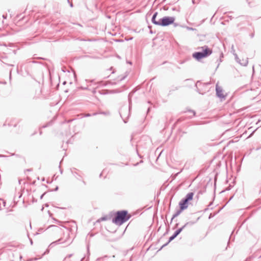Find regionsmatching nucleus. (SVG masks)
I'll list each match as a JSON object with an SVG mask.
<instances>
[{"label":"nucleus","mask_w":261,"mask_h":261,"mask_svg":"<svg viewBox=\"0 0 261 261\" xmlns=\"http://www.w3.org/2000/svg\"><path fill=\"white\" fill-rule=\"evenodd\" d=\"M131 216L126 211H118L115 217L113 219V222L117 225H121L129 219Z\"/></svg>","instance_id":"nucleus-1"},{"label":"nucleus","mask_w":261,"mask_h":261,"mask_svg":"<svg viewBox=\"0 0 261 261\" xmlns=\"http://www.w3.org/2000/svg\"><path fill=\"white\" fill-rule=\"evenodd\" d=\"M158 15V13L156 12L153 15L152 21L153 23L162 26H167L173 23L175 18L173 17L165 16L162 18L160 19L159 20H156V17Z\"/></svg>","instance_id":"nucleus-2"},{"label":"nucleus","mask_w":261,"mask_h":261,"mask_svg":"<svg viewBox=\"0 0 261 261\" xmlns=\"http://www.w3.org/2000/svg\"><path fill=\"white\" fill-rule=\"evenodd\" d=\"M203 52H196L193 54V57L197 60L205 58L212 53V50L207 46L201 47Z\"/></svg>","instance_id":"nucleus-3"},{"label":"nucleus","mask_w":261,"mask_h":261,"mask_svg":"<svg viewBox=\"0 0 261 261\" xmlns=\"http://www.w3.org/2000/svg\"><path fill=\"white\" fill-rule=\"evenodd\" d=\"M193 195L194 194L192 192L188 193L186 196V198L179 202V205L180 211H182L188 208V202L193 199Z\"/></svg>","instance_id":"nucleus-4"},{"label":"nucleus","mask_w":261,"mask_h":261,"mask_svg":"<svg viewBox=\"0 0 261 261\" xmlns=\"http://www.w3.org/2000/svg\"><path fill=\"white\" fill-rule=\"evenodd\" d=\"M216 92L217 95L221 99H225L227 96V93L218 85H216Z\"/></svg>","instance_id":"nucleus-5"},{"label":"nucleus","mask_w":261,"mask_h":261,"mask_svg":"<svg viewBox=\"0 0 261 261\" xmlns=\"http://www.w3.org/2000/svg\"><path fill=\"white\" fill-rule=\"evenodd\" d=\"M180 230L176 231L175 232V234L170 238V241H171L173 239H174L179 234V233L180 232Z\"/></svg>","instance_id":"nucleus-6"},{"label":"nucleus","mask_w":261,"mask_h":261,"mask_svg":"<svg viewBox=\"0 0 261 261\" xmlns=\"http://www.w3.org/2000/svg\"><path fill=\"white\" fill-rule=\"evenodd\" d=\"M100 220L101 221H104V220H106V218H101Z\"/></svg>","instance_id":"nucleus-7"}]
</instances>
